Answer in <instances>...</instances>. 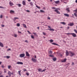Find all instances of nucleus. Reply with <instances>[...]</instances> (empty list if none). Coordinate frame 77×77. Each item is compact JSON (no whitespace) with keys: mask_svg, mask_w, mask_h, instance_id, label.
<instances>
[{"mask_svg":"<svg viewBox=\"0 0 77 77\" xmlns=\"http://www.w3.org/2000/svg\"><path fill=\"white\" fill-rule=\"evenodd\" d=\"M49 52L50 53H51V54L52 53H53V52H52L51 51H50Z\"/></svg>","mask_w":77,"mask_h":77,"instance_id":"nucleus-46","label":"nucleus"},{"mask_svg":"<svg viewBox=\"0 0 77 77\" xmlns=\"http://www.w3.org/2000/svg\"><path fill=\"white\" fill-rule=\"evenodd\" d=\"M27 32H28L29 34H32V33H30V31H27Z\"/></svg>","mask_w":77,"mask_h":77,"instance_id":"nucleus-39","label":"nucleus"},{"mask_svg":"<svg viewBox=\"0 0 77 77\" xmlns=\"http://www.w3.org/2000/svg\"><path fill=\"white\" fill-rule=\"evenodd\" d=\"M17 26L19 27V26H20V24L19 23H18L17 25Z\"/></svg>","mask_w":77,"mask_h":77,"instance_id":"nucleus-30","label":"nucleus"},{"mask_svg":"<svg viewBox=\"0 0 77 77\" xmlns=\"http://www.w3.org/2000/svg\"><path fill=\"white\" fill-rule=\"evenodd\" d=\"M18 6H19V7H21V5L20 4H18Z\"/></svg>","mask_w":77,"mask_h":77,"instance_id":"nucleus-43","label":"nucleus"},{"mask_svg":"<svg viewBox=\"0 0 77 77\" xmlns=\"http://www.w3.org/2000/svg\"><path fill=\"white\" fill-rule=\"evenodd\" d=\"M14 36L15 37H17V34H14Z\"/></svg>","mask_w":77,"mask_h":77,"instance_id":"nucleus-37","label":"nucleus"},{"mask_svg":"<svg viewBox=\"0 0 77 77\" xmlns=\"http://www.w3.org/2000/svg\"><path fill=\"white\" fill-rule=\"evenodd\" d=\"M2 68H4V66H3V65L2 66Z\"/></svg>","mask_w":77,"mask_h":77,"instance_id":"nucleus-61","label":"nucleus"},{"mask_svg":"<svg viewBox=\"0 0 77 77\" xmlns=\"http://www.w3.org/2000/svg\"><path fill=\"white\" fill-rule=\"evenodd\" d=\"M26 55L27 57H30V54H29V52L27 51L26 52Z\"/></svg>","mask_w":77,"mask_h":77,"instance_id":"nucleus-2","label":"nucleus"},{"mask_svg":"<svg viewBox=\"0 0 77 77\" xmlns=\"http://www.w3.org/2000/svg\"><path fill=\"white\" fill-rule=\"evenodd\" d=\"M18 33H21V32L20 31H18Z\"/></svg>","mask_w":77,"mask_h":77,"instance_id":"nucleus-57","label":"nucleus"},{"mask_svg":"<svg viewBox=\"0 0 77 77\" xmlns=\"http://www.w3.org/2000/svg\"><path fill=\"white\" fill-rule=\"evenodd\" d=\"M48 20H50V17H48Z\"/></svg>","mask_w":77,"mask_h":77,"instance_id":"nucleus-54","label":"nucleus"},{"mask_svg":"<svg viewBox=\"0 0 77 77\" xmlns=\"http://www.w3.org/2000/svg\"><path fill=\"white\" fill-rule=\"evenodd\" d=\"M74 32H75V33H77V30H76V29H74Z\"/></svg>","mask_w":77,"mask_h":77,"instance_id":"nucleus-35","label":"nucleus"},{"mask_svg":"<svg viewBox=\"0 0 77 77\" xmlns=\"http://www.w3.org/2000/svg\"><path fill=\"white\" fill-rule=\"evenodd\" d=\"M8 50V51H9V50H11V49H9Z\"/></svg>","mask_w":77,"mask_h":77,"instance_id":"nucleus-63","label":"nucleus"},{"mask_svg":"<svg viewBox=\"0 0 77 77\" xmlns=\"http://www.w3.org/2000/svg\"><path fill=\"white\" fill-rule=\"evenodd\" d=\"M66 10L67 11H68V12H69V8H67L66 9Z\"/></svg>","mask_w":77,"mask_h":77,"instance_id":"nucleus-23","label":"nucleus"},{"mask_svg":"<svg viewBox=\"0 0 77 77\" xmlns=\"http://www.w3.org/2000/svg\"><path fill=\"white\" fill-rule=\"evenodd\" d=\"M49 41H50V42H53V40L52 39H51Z\"/></svg>","mask_w":77,"mask_h":77,"instance_id":"nucleus-33","label":"nucleus"},{"mask_svg":"<svg viewBox=\"0 0 77 77\" xmlns=\"http://www.w3.org/2000/svg\"><path fill=\"white\" fill-rule=\"evenodd\" d=\"M0 77H3V76L2 75H1L0 76Z\"/></svg>","mask_w":77,"mask_h":77,"instance_id":"nucleus-60","label":"nucleus"},{"mask_svg":"<svg viewBox=\"0 0 77 77\" xmlns=\"http://www.w3.org/2000/svg\"><path fill=\"white\" fill-rule=\"evenodd\" d=\"M48 27L49 28H50V29H51V27H50V26H48Z\"/></svg>","mask_w":77,"mask_h":77,"instance_id":"nucleus-56","label":"nucleus"},{"mask_svg":"<svg viewBox=\"0 0 77 77\" xmlns=\"http://www.w3.org/2000/svg\"><path fill=\"white\" fill-rule=\"evenodd\" d=\"M75 3H77V0H76L75 1Z\"/></svg>","mask_w":77,"mask_h":77,"instance_id":"nucleus-64","label":"nucleus"},{"mask_svg":"<svg viewBox=\"0 0 77 77\" xmlns=\"http://www.w3.org/2000/svg\"><path fill=\"white\" fill-rule=\"evenodd\" d=\"M32 34H34V36H37V37L38 36V35L36 34V33L35 32H33Z\"/></svg>","mask_w":77,"mask_h":77,"instance_id":"nucleus-14","label":"nucleus"},{"mask_svg":"<svg viewBox=\"0 0 77 77\" xmlns=\"http://www.w3.org/2000/svg\"><path fill=\"white\" fill-rule=\"evenodd\" d=\"M4 72L5 73V72H6V69H4Z\"/></svg>","mask_w":77,"mask_h":77,"instance_id":"nucleus-45","label":"nucleus"},{"mask_svg":"<svg viewBox=\"0 0 77 77\" xmlns=\"http://www.w3.org/2000/svg\"><path fill=\"white\" fill-rule=\"evenodd\" d=\"M36 7L38 8V9H40V7H38V6L37 5L36 6Z\"/></svg>","mask_w":77,"mask_h":77,"instance_id":"nucleus-44","label":"nucleus"},{"mask_svg":"<svg viewBox=\"0 0 77 77\" xmlns=\"http://www.w3.org/2000/svg\"><path fill=\"white\" fill-rule=\"evenodd\" d=\"M23 25L25 28H27V26H26V25L25 24H23Z\"/></svg>","mask_w":77,"mask_h":77,"instance_id":"nucleus-19","label":"nucleus"},{"mask_svg":"<svg viewBox=\"0 0 77 77\" xmlns=\"http://www.w3.org/2000/svg\"><path fill=\"white\" fill-rule=\"evenodd\" d=\"M69 54H70V56H71V57H72L73 56L75 55V53L74 52H72L71 51H69Z\"/></svg>","mask_w":77,"mask_h":77,"instance_id":"nucleus-1","label":"nucleus"},{"mask_svg":"<svg viewBox=\"0 0 77 77\" xmlns=\"http://www.w3.org/2000/svg\"><path fill=\"white\" fill-rule=\"evenodd\" d=\"M17 64H20V65H23V63L22 62H18L17 63Z\"/></svg>","mask_w":77,"mask_h":77,"instance_id":"nucleus-9","label":"nucleus"},{"mask_svg":"<svg viewBox=\"0 0 77 77\" xmlns=\"http://www.w3.org/2000/svg\"><path fill=\"white\" fill-rule=\"evenodd\" d=\"M21 71V70H20V71H18L19 73H20Z\"/></svg>","mask_w":77,"mask_h":77,"instance_id":"nucleus-52","label":"nucleus"},{"mask_svg":"<svg viewBox=\"0 0 77 77\" xmlns=\"http://www.w3.org/2000/svg\"><path fill=\"white\" fill-rule=\"evenodd\" d=\"M31 37L32 39H35V37H34V36L33 35H31Z\"/></svg>","mask_w":77,"mask_h":77,"instance_id":"nucleus-31","label":"nucleus"},{"mask_svg":"<svg viewBox=\"0 0 77 77\" xmlns=\"http://www.w3.org/2000/svg\"><path fill=\"white\" fill-rule=\"evenodd\" d=\"M17 19H19V18L18 17H14L13 19L14 21H15Z\"/></svg>","mask_w":77,"mask_h":77,"instance_id":"nucleus-17","label":"nucleus"},{"mask_svg":"<svg viewBox=\"0 0 77 77\" xmlns=\"http://www.w3.org/2000/svg\"><path fill=\"white\" fill-rule=\"evenodd\" d=\"M1 26H2V27H4V26H5V25H2Z\"/></svg>","mask_w":77,"mask_h":77,"instance_id":"nucleus-51","label":"nucleus"},{"mask_svg":"<svg viewBox=\"0 0 77 77\" xmlns=\"http://www.w3.org/2000/svg\"><path fill=\"white\" fill-rule=\"evenodd\" d=\"M68 26H74V23H69L68 24Z\"/></svg>","mask_w":77,"mask_h":77,"instance_id":"nucleus-8","label":"nucleus"},{"mask_svg":"<svg viewBox=\"0 0 77 77\" xmlns=\"http://www.w3.org/2000/svg\"><path fill=\"white\" fill-rule=\"evenodd\" d=\"M53 60L54 61H56V58L55 57L53 58Z\"/></svg>","mask_w":77,"mask_h":77,"instance_id":"nucleus-28","label":"nucleus"},{"mask_svg":"<svg viewBox=\"0 0 77 77\" xmlns=\"http://www.w3.org/2000/svg\"><path fill=\"white\" fill-rule=\"evenodd\" d=\"M52 44L53 45H57V44H56V43H52Z\"/></svg>","mask_w":77,"mask_h":77,"instance_id":"nucleus-25","label":"nucleus"},{"mask_svg":"<svg viewBox=\"0 0 77 77\" xmlns=\"http://www.w3.org/2000/svg\"><path fill=\"white\" fill-rule=\"evenodd\" d=\"M71 35H72L73 37H76V34L74 33H71Z\"/></svg>","mask_w":77,"mask_h":77,"instance_id":"nucleus-6","label":"nucleus"},{"mask_svg":"<svg viewBox=\"0 0 77 77\" xmlns=\"http://www.w3.org/2000/svg\"><path fill=\"white\" fill-rule=\"evenodd\" d=\"M0 46L2 47H3V44L1 42H0Z\"/></svg>","mask_w":77,"mask_h":77,"instance_id":"nucleus-13","label":"nucleus"},{"mask_svg":"<svg viewBox=\"0 0 77 77\" xmlns=\"http://www.w3.org/2000/svg\"><path fill=\"white\" fill-rule=\"evenodd\" d=\"M40 12H43V13H45V11L42 10H40Z\"/></svg>","mask_w":77,"mask_h":77,"instance_id":"nucleus-26","label":"nucleus"},{"mask_svg":"<svg viewBox=\"0 0 77 77\" xmlns=\"http://www.w3.org/2000/svg\"><path fill=\"white\" fill-rule=\"evenodd\" d=\"M29 4H30V5H31V6H33V2H30Z\"/></svg>","mask_w":77,"mask_h":77,"instance_id":"nucleus-21","label":"nucleus"},{"mask_svg":"<svg viewBox=\"0 0 77 77\" xmlns=\"http://www.w3.org/2000/svg\"><path fill=\"white\" fill-rule=\"evenodd\" d=\"M50 56V57H52L53 56H52V55H50L49 56Z\"/></svg>","mask_w":77,"mask_h":77,"instance_id":"nucleus-59","label":"nucleus"},{"mask_svg":"<svg viewBox=\"0 0 77 77\" xmlns=\"http://www.w3.org/2000/svg\"><path fill=\"white\" fill-rule=\"evenodd\" d=\"M11 66H8V69H9L10 68H11Z\"/></svg>","mask_w":77,"mask_h":77,"instance_id":"nucleus-40","label":"nucleus"},{"mask_svg":"<svg viewBox=\"0 0 77 77\" xmlns=\"http://www.w3.org/2000/svg\"><path fill=\"white\" fill-rule=\"evenodd\" d=\"M55 3H56V4H59V3H60V1H57L55 2Z\"/></svg>","mask_w":77,"mask_h":77,"instance_id":"nucleus-15","label":"nucleus"},{"mask_svg":"<svg viewBox=\"0 0 77 77\" xmlns=\"http://www.w3.org/2000/svg\"><path fill=\"white\" fill-rule=\"evenodd\" d=\"M74 15L76 17H77V14H76V13L74 14Z\"/></svg>","mask_w":77,"mask_h":77,"instance_id":"nucleus-32","label":"nucleus"},{"mask_svg":"<svg viewBox=\"0 0 77 77\" xmlns=\"http://www.w3.org/2000/svg\"><path fill=\"white\" fill-rule=\"evenodd\" d=\"M60 23L61 24H63L64 25H65V24H66V23L64 22H60Z\"/></svg>","mask_w":77,"mask_h":77,"instance_id":"nucleus-24","label":"nucleus"},{"mask_svg":"<svg viewBox=\"0 0 77 77\" xmlns=\"http://www.w3.org/2000/svg\"><path fill=\"white\" fill-rule=\"evenodd\" d=\"M23 71H27L26 69H24Z\"/></svg>","mask_w":77,"mask_h":77,"instance_id":"nucleus-62","label":"nucleus"},{"mask_svg":"<svg viewBox=\"0 0 77 77\" xmlns=\"http://www.w3.org/2000/svg\"><path fill=\"white\" fill-rule=\"evenodd\" d=\"M26 74L27 75H29V72H26Z\"/></svg>","mask_w":77,"mask_h":77,"instance_id":"nucleus-38","label":"nucleus"},{"mask_svg":"<svg viewBox=\"0 0 77 77\" xmlns=\"http://www.w3.org/2000/svg\"><path fill=\"white\" fill-rule=\"evenodd\" d=\"M54 11L57 12V14H60V12L58 11V9H56Z\"/></svg>","mask_w":77,"mask_h":77,"instance_id":"nucleus-5","label":"nucleus"},{"mask_svg":"<svg viewBox=\"0 0 77 77\" xmlns=\"http://www.w3.org/2000/svg\"><path fill=\"white\" fill-rule=\"evenodd\" d=\"M52 9H56V8H55V7H53Z\"/></svg>","mask_w":77,"mask_h":77,"instance_id":"nucleus-53","label":"nucleus"},{"mask_svg":"<svg viewBox=\"0 0 77 77\" xmlns=\"http://www.w3.org/2000/svg\"><path fill=\"white\" fill-rule=\"evenodd\" d=\"M43 33L44 35H46V33L45 32H43Z\"/></svg>","mask_w":77,"mask_h":77,"instance_id":"nucleus-47","label":"nucleus"},{"mask_svg":"<svg viewBox=\"0 0 77 77\" xmlns=\"http://www.w3.org/2000/svg\"><path fill=\"white\" fill-rule=\"evenodd\" d=\"M69 29V26H68L67 27V29L68 30Z\"/></svg>","mask_w":77,"mask_h":77,"instance_id":"nucleus-55","label":"nucleus"},{"mask_svg":"<svg viewBox=\"0 0 77 77\" xmlns=\"http://www.w3.org/2000/svg\"><path fill=\"white\" fill-rule=\"evenodd\" d=\"M22 3L23 5H26V2L25 1H23Z\"/></svg>","mask_w":77,"mask_h":77,"instance_id":"nucleus-16","label":"nucleus"},{"mask_svg":"<svg viewBox=\"0 0 77 77\" xmlns=\"http://www.w3.org/2000/svg\"><path fill=\"white\" fill-rule=\"evenodd\" d=\"M66 35H71V33H66Z\"/></svg>","mask_w":77,"mask_h":77,"instance_id":"nucleus-49","label":"nucleus"},{"mask_svg":"<svg viewBox=\"0 0 77 77\" xmlns=\"http://www.w3.org/2000/svg\"><path fill=\"white\" fill-rule=\"evenodd\" d=\"M46 70V69H45L44 70H42V72H44Z\"/></svg>","mask_w":77,"mask_h":77,"instance_id":"nucleus-41","label":"nucleus"},{"mask_svg":"<svg viewBox=\"0 0 77 77\" xmlns=\"http://www.w3.org/2000/svg\"><path fill=\"white\" fill-rule=\"evenodd\" d=\"M74 12H75L76 13H77V9L75 10H74Z\"/></svg>","mask_w":77,"mask_h":77,"instance_id":"nucleus-42","label":"nucleus"},{"mask_svg":"<svg viewBox=\"0 0 77 77\" xmlns=\"http://www.w3.org/2000/svg\"><path fill=\"white\" fill-rule=\"evenodd\" d=\"M74 63L73 62H72V65H74Z\"/></svg>","mask_w":77,"mask_h":77,"instance_id":"nucleus-58","label":"nucleus"},{"mask_svg":"<svg viewBox=\"0 0 77 77\" xmlns=\"http://www.w3.org/2000/svg\"><path fill=\"white\" fill-rule=\"evenodd\" d=\"M10 14H14V11L12 10H11L10 11Z\"/></svg>","mask_w":77,"mask_h":77,"instance_id":"nucleus-20","label":"nucleus"},{"mask_svg":"<svg viewBox=\"0 0 77 77\" xmlns=\"http://www.w3.org/2000/svg\"><path fill=\"white\" fill-rule=\"evenodd\" d=\"M25 56V54H22L20 55V57H24Z\"/></svg>","mask_w":77,"mask_h":77,"instance_id":"nucleus-4","label":"nucleus"},{"mask_svg":"<svg viewBox=\"0 0 77 77\" xmlns=\"http://www.w3.org/2000/svg\"><path fill=\"white\" fill-rule=\"evenodd\" d=\"M17 19H19V18L18 17H14L13 19L14 21H15Z\"/></svg>","mask_w":77,"mask_h":77,"instance_id":"nucleus-18","label":"nucleus"},{"mask_svg":"<svg viewBox=\"0 0 77 77\" xmlns=\"http://www.w3.org/2000/svg\"><path fill=\"white\" fill-rule=\"evenodd\" d=\"M38 71H39V72H42V69H38Z\"/></svg>","mask_w":77,"mask_h":77,"instance_id":"nucleus-29","label":"nucleus"},{"mask_svg":"<svg viewBox=\"0 0 77 77\" xmlns=\"http://www.w3.org/2000/svg\"><path fill=\"white\" fill-rule=\"evenodd\" d=\"M8 74L10 77H11V74H13V73H11V72L10 71H8Z\"/></svg>","mask_w":77,"mask_h":77,"instance_id":"nucleus-3","label":"nucleus"},{"mask_svg":"<svg viewBox=\"0 0 77 77\" xmlns=\"http://www.w3.org/2000/svg\"><path fill=\"white\" fill-rule=\"evenodd\" d=\"M31 60H32V61L34 62H36V59H35L34 58H32Z\"/></svg>","mask_w":77,"mask_h":77,"instance_id":"nucleus-7","label":"nucleus"},{"mask_svg":"<svg viewBox=\"0 0 77 77\" xmlns=\"http://www.w3.org/2000/svg\"><path fill=\"white\" fill-rule=\"evenodd\" d=\"M64 15L66 16V17H69V15L68 14H64Z\"/></svg>","mask_w":77,"mask_h":77,"instance_id":"nucleus-12","label":"nucleus"},{"mask_svg":"<svg viewBox=\"0 0 77 77\" xmlns=\"http://www.w3.org/2000/svg\"><path fill=\"white\" fill-rule=\"evenodd\" d=\"M25 42H26V43H29L28 41L27 40H26L25 41Z\"/></svg>","mask_w":77,"mask_h":77,"instance_id":"nucleus-36","label":"nucleus"},{"mask_svg":"<svg viewBox=\"0 0 77 77\" xmlns=\"http://www.w3.org/2000/svg\"><path fill=\"white\" fill-rule=\"evenodd\" d=\"M66 56H68V55H69V52L68 53V51L66 50Z\"/></svg>","mask_w":77,"mask_h":77,"instance_id":"nucleus-11","label":"nucleus"},{"mask_svg":"<svg viewBox=\"0 0 77 77\" xmlns=\"http://www.w3.org/2000/svg\"><path fill=\"white\" fill-rule=\"evenodd\" d=\"M66 61V59L65 58L64 60H61L62 62H65Z\"/></svg>","mask_w":77,"mask_h":77,"instance_id":"nucleus-10","label":"nucleus"},{"mask_svg":"<svg viewBox=\"0 0 77 77\" xmlns=\"http://www.w3.org/2000/svg\"><path fill=\"white\" fill-rule=\"evenodd\" d=\"M48 30H49L50 31H51V30H53V31H54V30L53 29H48Z\"/></svg>","mask_w":77,"mask_h":77,"instance_id":"nucleus-27","label":"nucleus"},{"mask_svg":"<svg viewBox=\"0 0 77 77\" xmlns=\"http://www.w3.org/2000/svg\"><path fill=\"white\" fill-rule=\"evenodd\" d=\"M9 4L10 6H12L13 5V3H12V2H10Z\"/></svg>","mask_w":77,"mask_h":77,"instance_id":"nucleus-22","label":"nucleus"},{"mask_svg":"<svg viewBox=\"0 0 77 77\" xmlns=\"http://www.w3.org/2000/svg\"><path fill=\"white\" fill-rule=\"evenodd\" d=\"M26 12H30V11L28 10H26Z\"/></svg>","mask_w":77,"mask_h":77,"instance_id":"nucleus-48","label":"nucleus"},{"mask_svg":"<svg viewBox=\"0 0 77 77\" xmlns=\"http://www.w3.org/2000/svg\"><path fill=\"white\" fill-rule=\"evenodd\" d=\"M0 17L1 18H2V17H3V16L2 15H1Z\"/></svg>","mask_w":77,"mask_h":77,"instance_id":"nucleus-50","label":"nucleus"},{"mask_svg":"<svg viewBox=\"0 0 77 77\" xmlns=\"http://www.w3.org/2000/svg\"><path fill=\"white\" fill-rule=\"evenodd\" d=\"M6 57L7 59H9V58H10V57L9 56H7L6 57Z\"/></svg>","mask_w":77,"mask_h":77,"instance_id":"nucleus-34","label":"nucleus"}]
</instances>
